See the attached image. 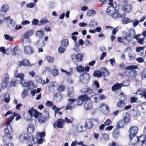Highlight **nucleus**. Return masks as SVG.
Segmentation results:
<instances>
[{
  "instance_id": "1",
  "label": "nucleus",
  "mask_w": 146,
  "mask_h": 146,
  "mask_svg": "<svg viewBox=\"0 0 146 146\" xmlns=\"http://www.w3.org/2000/svg\"><path fill=\"white\" fill-rule=\"evenodd\" d=\"M125 36L122 37H118V41L119 42L125 44L126 43L125 41L128 43H129L132 41L133 39L137 38L135 31V30L133 29L127 30L125 33Z\"/></svg>"
},
{
  "instance_id": "2",
  "label": "nucleus",
  "mask_w": 146,
  "mask_h": 146,
  "mask_svg": "<svg viewBox=\"0 0 146 146\" xmlns=\"http://www.w3.org/2000/svg\"><path fill=\"white\" fill-rule=\"evenodd\" d=\"M10 123L8 124V120H7L6 125V127L4 129V132L6 135L3 137V138H7V139H10L13 138V136L10 135L13 132L12 128L11 126L9 125Z\"/></svg>"
},
{
  "instance_id": "3",
  "label": "nucleus",
  "mask_w": 146,
  "mask_h": 146,
  "mask_svg": "<svg viewBox=\"0 0 146 146\" xmlns=\"http://www.w3.org/2000/svg\"><path fill=\"white\" fill-rule=\"evenodd\" d=\"M26 43H29L27 42L23 45V51L25 54L27 55H31L33 54L34 52V48L32 46L30 45H25Z\"/></svg>"
},
{
  "instance_id": "4",
  "label": "nucleus",
  "mask_w": 146,
  "mask_h": 146,
  "mask_svg": "<svg viewBox=\"0 0 146 146\" xmlns=\"http://www.w3.org/2000/svg\"><path fill=\"white\" fill-rule=\"evenodd\" d=\"M138 130V127L136 126H133L130 127L129 132V137L131 141L133 139V137H135L137 135Z\"/></svg>"
},
{
  "instance_id": "5",
  "label": "nucleus",
  "mask_w": 146,
  "mask_h": 146,
  "mask_svg": "<svg viewBox=\"0 0 146 146\" xmlns=\"http://www.w3.org/2000/svg\"><path fill=\"white\" fill-rule=\"evenodd\" d=\"M34 31L31 30L26 32L23 35L24 38L23 41V44L24 45L26 42L29 43L31 42V40L29 39H27L29 37L31 36L34 33Z\"/></svg>"
},
{
  "instance_id": "6",
  "label": "nucleus",
  "mask_w": 146,
  "mask_h": 146,
  "mask_svg": "<svg viewBox=\"0 0 146 146\" xmlns=\"http://www.w3.org/2000/svg\"><path fill=\"white\" fill-rule=\"evenodd\" d=\"M88 96L86 94L81 95L79 96L78 99L76 100L77 105L81 106L85 101L88 100Z\"/></svg>"
},
{
  "instance_id": "7",
  "label": "nucleus",
  "mask_w": 146,
  "mask_h": 146,
  "mask_svg": "<svg viewBox=\"0 0 146 146\" xmlns=\"http://www.w3.org/2000/svg\"><path fill=\"white\" fill-rule=\"evenodd\" d=\"M68 101L69 103L67 105L66 110H72L76 106V105L74 103L76 101V100L74 98H69L68 100Z\"/></svg>"
},
{
  "instance_id": "8",
  "label": "nucleus",
  "mask_w": 146,
  "mask_h": 146,
  "mask_svg": "<svg viewBox=\"0 0 146 146\" xmlns=\"http://www.w3.org/2000/svg\"><path fill=\"white\" fill-rule=\"evenodd\" d=\"M28 140V136L27 133H23L19 136V142L21 143H27Z\"/></svg>"
},
{
  "instance_id": "9",
  "label": "nucleus",
  "mask_w": 146,
  "mask_h": 146,
  "mask_svg": "<svg viewBox=\"0 0 146 146\" xmlns=\"http://www.w3.org/2000/svg\"><path fill=\"white\" fill-rule=\"evenodd\" d=\"M90 79V75L87 74H82L80 77V81L84 84H87Z\"/></svg>"
},
{
  "instance_id": "10",
  "label": "nucleus",
  "mask_w": 146,
  "mask_h": 146,
  "mask_svg": "<svg viewBox=\"0 0 146 146\" xmlns=\"http://www.w3.org/2000/svg\"><path fill=\"white\" fill-rule=\"evenodd\" d=\"M135 69L129 70V71L125 70L124 73L128 77L134 78L137 76V72Z\"/></svg>"
},
{
  "instance_id": "11",
  "label": "nucleus",
  "mask_w": 146,
  "mask_h": 146,
  "mask_svg": "<svg viewBox=\"0 0 146 146\" xmlns=\"http://www.w3.org/2000/svg\"><path fill=\"white\" fill-rule=\"evenodd\" d=\"M64 124V120L60 119H58L56 120V122H54L53 124V127L55 128L56 126L57 127L62 128L63 127V126Z\"/></svg>"
},
{
  "instance_id": "12",
  "label": "nucleus",
  "mask_w": 146,
  "mask_h": 146,
  "mask_svg": "<svg viewBox=\"0 0 146 146\" xmlns=\"http://www.w3.org/2000/svg\"><path fill=\"white\" fill-rule=\"evenodd\" d=\"M137 141L139 144L141 146L146 145V136L141 135L137 138Z\"/></svg>"
},
{
  "instance_id": "13",
  "label": "nucleus",
  "mask_w": 146,
  "mask_h": 146,
  "mask_svg": "<svg viewBox=\"0 0 146 146\" xmlns=\"http://www.w3.org/2000/svg\"><path fill=\"white\" fill-rule=\"evenodd\" d=\"M132 9V6L128 4L123 5L122 7V10L125 13H128L130 12Z\"/></svg>"
},
{
  "instance_id": "14",
  "label": "nucleus",
  "mask_w": 146,
  "mask_h": 146,
  "mask_svg": "<svg viewBox=\"0 0 146 146\" xmlns=\"http://www.w3.org/2000/svg\"><path fill=\"white\" fill-rule=\"evenodd\" d=\"M119 68L122 69H125L126 70L136 69L138 68L137 66L135 65H130L129 66L125 67V65L123 63L121 64L119 66Z\"/></svg>"
},
{
  "instance_id": "15",
  "label": "nucleus",
  "mask_w": 146,
  "mask_h": 146,
  "mask_svg": "<svg viewBox=\"0 0 146 146\" xmlns=\"http://www.w3.org/2000/svg\"><path fill=\"white\" fill-rule=\"evenodd\" d=\"M15 116H16L15 118L16 121H18L21 118V117L20 115L19 114H18L17 113L13 112L12 113V115L10 116L9 118L8 119V124L10 123H11Z\"/></svg>"
},
{
  "instance_id": "16",
  "label": "nucleus",
  "mask_w": 146,
  "mask_h": 146,
  "mask_svg": "<svg viewBox=\"0 0 146 146\" xmlns=\"http://www.w3.org/2000/svg\"><path fill=\"white\" fill-rule=\"evenodd\" d=\"M125 14L123 13L122 14H119L118 13L115 11V10L114 11L110 16H111L112 18L116 19L119 18H124L125 17Z\"/></svg>"
},
{
  "instance_id": "17",
  "label": "nucleus",
  "mask_w": 146,
  "mask_h": 146,
  "mask_svg": "<svg viewBox=\"0 0 146 146\" xmlns=\"http://www.w3.org/2000/svg\"><path fill=\"white\" fill-rule=\"evenodd\" d=\"M100 108L104 114H106L108 112L109 107L108 106L104 103L102 104L100 107Z\"/></svg>"
},
{
  "instance_id": "18",
  "label": "nucleus",
  "mask_w": 146,
  "mask_h": 146,
  "mask_svg": "<svg viewBox=\"0 0 146 146\" xmlns=\"http://www.w3.org/2000/svg\"><path fill=\"white\" fill-rule=\"evenodd\" d=\"M22 85L24 87H27L30 89H32L34 88L33 82L31 81L27 82L24 81Z\"/></svg>"
},
{
  "instance_id": "19",
  "label": "nucleus",
  "mask_w": 146,
  "mask_h": 146,
  "mask_svg": "<svg viewBox=\"0 0 146 146\" xmlns=\"http://www.w3.org/2000/svg\"><path fill=\"white\" fill-rule=\"evenodd\" d=\"M32 111L33 116L35 117V118H39L40 116H42L41 113H39L36 110L34 109L33 107L31 109Z\"/></svg>"
},
{
  "instance_id": "20",
  "label": "nucleus",
  "mask_w": 146,
  "mask_h": 146,
  "mask_svg": "<svg viewBox=\"0 0 146 146\" xmlns=\"http://www.w3.org/2000/svg\"><path fill=\"white\" fill-rule=\"evenodd\" d=\"M115 10V9L113 7V5H110L108 7L106 10V12L108 15H110Z\"/></svg>"
},
{
  "instance_id": "21",
  "label": "nucleus",
  "mask_w": 146,
  "mask_h": 146,
  "mask_svg": "<svg viewBox=\"0 0 146 146\" xmlns=\"http://www.w3.org/2000/svg\"><path fill=\"white\" fill-rule=\"evenodd\" d=\"M24 77L25 75L23 73H15V78L20 79L21 81V84H23V82L25 81L24 80Z\"/></svg>"
},
{
  "instance_id": "22",
  "label": "nucleus",
  "mask_w": 146,
  "mask_h": 146,
  "mask_svg": "<svg viewBox=\"0 0 146 146\" xmlns=\"http://www.w3.org/2000/svg\"><path fill=\"white\" fill-rule=\"evenodd\" d=\"M85 127L86 128L90 129L93 126L92 120L90 119H87L85 122Z\"/></svg>"
},
{
  "instance_id": "23",
  "label": "nucleus",
  "mask_w": 146,
  "mask_h": 146,
  "mask_svg": "<svg viewBox=\"0 0 146 146\" xmlns=\"http://www.w3.org/2000/svg\"><path fill=\"white\" fill-rule=\"evenodd\" d=\"M38 138V137L36 135L35 136L31 135L29 138L30 141L32 144H35L37 143Z\"/></svg>"
},
{
  "instance_id": "24",
  "label": "nucleus",
  "mask_w": 146,
  "mask_h": 146,
  "mask_svg": "<svg viewBox=\"0 0 146 146\" xmlns=\"http://www.w3.org/2000/svg\"><path fill=\"white\" fill-rule=\"evenodd\" d=\"M54 98L56 101L59 102L62 100L63 98V95L61 94L57 93L54 95Z\"/></svg>"
},
{
  "instance_id": "25",
  "label": "nucleus",
  "mask_w": 146,
  "mask_h": 146,
  "mask_svg": "<svg viewBox=\"0 0 146 146\" xmlns=\"http://www.w3.org/2000/svg\"><path fill=\"white\" fill-rule=\"evenodd\" d=\"M84 107L86 110H89L92 109V102L90 101H87L85 103Z\"/></svg>"
},
{
  "instance_id": "26",
  "label": "nucleus",
  "mask_w": 146,
  "mask_h": 146,
  "mask_svg": "<svg viewBox=\"0 0 146 146\" xmlns=\"http://www.w3.org/2000/svg\"><path fill=\"white\" fill-rule=\"evenodd\" d=\"M9 18V17H6L4 15L0 14V25L3 24L5 22L7 21V19Z\"/></svg>"
},
{
  "instance_id": "27",
  "label": "nucleus",
  "mask_w": 146,
  "mask_h": 146,
  "mask_svg": "<svg viewBox=\"0 0 146 146\" xmlns=\"http://www.w3.org/2000/svg\"><path fill=\"white\" fill-rule=\"evenodd\" d=\"M74 91L72 87H69L67 90V94L69 97H72L74 94Z\"/></svg>"
},
{
  "instance_id": "28",
  "label": "nucleus",
  "mask_w": 146,
  "mask_h": 146,
  "mask_svg": "<svg viewBox=\"0 0 146 146\" xmlns=\"http://www.w3.org/2000/svg\"><path fill=\"white\" fill-rule=\"evenodd\" d=\"M49 21L48 20L47 18L44 17L39 22L38 25L39 26H42L44 24L49 23Z\"/></svg>"
},
{
  "instance_id": "29",
  "label": "nucleus",
  "mask_w": 146,
  "mask_h": 146,
  "mask_svg": "<svg viewBox=\"0 0 146 146\" xmlns=\"http://www.w3.org/2000/svg\"><path fill=\"white\" fill-rule=\"evenodd\" d=\"M33 116L32 111L31 110H29L28 111V115L27 116H25V118L26 120L27 121H31L32 119V117Z\"/></svg>"
},
{
  "instance_id": "30",
  "label": "nucleus",
  "mask_w": 146,
  "mask_h": 146,
  "mask_svg": "<svg viewBox=\"0 0 146 146\" xmlns=\"http://www.w3.org/2000/svg\"><path fill=\"white\" fill-rule=\"evenodd\" d=\"M34 129L35 127L33 125L30 124L27 126V131L29 133L31 134L33 132Z\"/></svg>"
},
{
  "instance_id": "31",
  "label": "nucleus",
  "mask_w": 146,
  "mask_h": 146,
  "mask_svg": "<svg viewBox=\"0 0 146 146\" xmlns=\"http://www.w3.org/2000/svg\"><path fill=\"white\" fill-rule=\"evenodd\" d=\"M1 11L2 12L6 13L7 12L9 9V5L6 4H3L1 7Z\"/></svg>"
},
{
  "instance_id": "32",
  "label": "nucleus",
  "mask_w": 146,
  "mask_h": 146,
  "mask_svg": "<svg viewBox=\"0 0 146 146\" xmlns=\"http://www.w3.org/2000/svg\"><path fill=\"white\" fill-rule=\"evenodd\" d=\"M141 36V34H137L136 35V36H137V38H135V39L137 40V41L139 44H144L145 38H139Z\"/></svg>"
},
{
  "instance_id": "33",
  "label": "nucleus",
  "mask_w": 146,
  "mask_h": 146,
  "mask_svg": "<svg viewBox=\"0 0 146 146\" xmlns=\"http://www.w3.org/2000/svg\"><path fill=\"white\" fill-rule=\"evenodd\" d=\"M55 82H51L49 84L48 86V90L50 91H53L55 87Z\"/></svg>"
},
{
  "instance_id": "34",
  "label": "nucleus",
  "mask_w": 146,
  "mask_h": 146,
  "mask_svg": "<svg viewBox=\"0 0 146 146\" xmlns=\"http://www.w3.org/2000/svg\"><path fill=\"white\" fill-rule=\"evenodd\" d=\"M69 45L68 40L67 39L62 40L61 42V46L67 48Z\"/></svg>"
},
{
  "instance_id": "35",
  "label": "nucleus",
  "mask_w": 146,
  "mask_h": 146,
  "mask_svg": "<svg viewBox=\"0 0 146 146\" xmlns=\"http://www.w3.org/2000/svg\"><path fill=\"white\" fill-rule=\"evenodd\" d=\"M135 94H139L141 95L143 97L146 99V91L144 90L139 89L138 90V91L136 92Z\"/></svg>"
},
{
  "instance_id": "36",
  "label": "nucleus",
  "mask_w": 146,
  "mask_h": 146,
  "mask_svg": "<svg viewBox=\"0 0 146 146\" xmlns=\"http://www.w3.org/2000/svg\"><path fill=\"white\" fill-rule=\"evenodd\" d=\"M44 45V41L42 40H41L40 39L37 41L35 43L36 46L37 48L43 47Z\"/></svg>"
},
{
  "instance_id": "37",
  "label": "nucleus",
  "mask_w": 146,
  "mask_h": 146,
  "mask_svg": "<svg viewBox=\"0 0 146 146\" xmlns=\"http://www.w3.org/2000/svg\"><path fill=\"white\" fill-rule=\"evenodd\" d=\"M121 87L120 84H116L114 85L112 87V90L115 91L117 90L120 89Z\"/></svg>"
},
{
  "instance_id": "38",
  "label": "nucleus",
  "mask_w": 146,
  "mask_h": 146,
  "mask_svg": "<svg viewBox=\"0 0 146 146\" xmlns=\"http://www.w3.org/2000/svg\"><path fill=\"white\" fill-rule=\"evenodd\" d=\"M7 23L9 27L11 28L15 26V23L10 18L7 19Z\"/></svg>"
},
{
  "instance_id": "39",
  "label": "nucleus",
  "mask_w": 146,
  "mask_h": 146,
  "mask_svg": "<svg viewBox=\"0 0 146 146\" xmlns=\"http://www.w3.org/2000/svg\"><path fill=\"white\" fill-rule=\"evenodd\" d=\"M125 123L122 120H120L116 123L117 128H121L123 127L125 124Z\"/></svg>"
},
{
  "instance_id": "40",
  "label": "nucleus",
  "mask_w": 146,
  "mask_h": 146,
  "mask_svg": "<svg viewBox=\"0 0 146 146\" xmlns=\"http://www.w3.org/2000/svg\"><path fill=\"white\" fill-rule=\"evenodd\" d=\"M18 82V81L17 80H13L9 82V85L11 87H15L16 86Z\"/></svg>"
},
{
  "instance_id": "41",
  "label": "nucleus",
  "mask_w": 146,
  "mask_h": 146,
  "mask_svg": "<svg viewBox=\"0 0 146 146\" xmlns=\"http://www.w3.org/2000/svg\"><path fill=\"white\" fill-rule=\"evenodd\" d=\"M125 106V102L123 100H120L117 103V107L119 108H122Z\"/></svg>"
},
{
  "instance_id": "42",
  "label": "nucleus",
  "mask_w": 146,
  "mask_h": 146,
  "mask_svg": "<svg viewBox=\"0 0 146 146\" xmlns=\"http://www.w3.org/2000/svg\"><path fill=\"white\" fill-rule=\"evenodd\" d=\"M76 68L77 71L80 73L83 72L85 70L84 67L81 65H78Z\"/></svg>"
},
{
  "instance_id": "43",
  "label": "nucleus",
  "mask_w": 146,
  "mask_h": 146,
  "mask_svg": "<svg viewBox=\"0 0 146 146\" xmlns=\"http://www.w3.org/2000/svg\"><path fill=\"white\" fill-rule=\"evenodd\" d=\"M85 127L83 125H77V130L79 132H82L85 131H86L85 129Z\"/></svg>"
},
{
  "instance_id": "44",
  "label": "nucleus",
  "mask_w": 146,
  "mask_h": 146,
  "mask_svg": "<svg viewBox=\"0 0 146 146\" xmlns=\"http://www.w3.org/2000/svg\"><path fill=\"white\" fill-rule=\"evenodd\" d=\"M102 74L104 77L108 76L110 74L109 71L106 68L102 69Z\"/></svg>"
},
{
  "instance_id": "45",
  "label": "nucleus",
  "mask_w": 146,
  "mask_h": 146,
  "mask_svg": "<svg viewBox=\"0 0 146 146\" xmlns=\"http://www.w3.org/2000/svg\"><path fill=\"white\" fill-rule=\"evenodd\" d=\"M133 21H131L130 19L128 18H125L124 19H122L121 20V22L122 23L124 24H126L127 23H129L130 22H132Z\"/></svg>"
},
{
  "instance_id": "46",
  "label": "nucleus",
  "mask_w": 146,
  "mask_h": 146,
  "mask_svg": "<svg viewBox=\"0 0 146 146\" xmlns=\"http://www.w3.org/2000/svg\"><path fill=\"white\" fill-rule=\"evenodd\" d=\"M23 66H29L33 65V64L31 65L29 61L26 59H24L23 61Z\"/></svg>"
},
{
  "instance_id": "47",
  "label": "nucleus",
  "mask_w": 146,
  "mask_h": 146,
  "mask_svg": "<svg viewBox=\"0 0 146 146\" xmlns=\"http://www.w3.org/2000/svg\"><path fill=\"white\" fill-rule=\"evenodd\" d=\"M4 101L6 103H8L10 101V95L9 94L7 93L4 96Z\"/></svg>"
},
{
  "instance_id": "48",
  "label": "nucleus",
  "mask_w": 146,
  "mask_h": 146,
  "mask_svg": "<svg viewBox=\"0 0 146 146\" xmlns=\"http://www.w3.org/2000/svg\"><path fill=\"white\" fill-rule=\"evenodd\" d=\"M102 72L99 70L95 71L93 74L94 76L98 77H101L102 76Z\"/></svg>"
},
{
  "instance_id": "49",
  "label": "nucleus",
  "mask_w": 146,
  "mask_h": 146,
  "mask_svg": "<svg viewBox=\"0 0 146 146\" xmlns=\"http://www.w3.org/2000/svg\"><path fill=\"white\" fill-rule=\"evenodd\" d=\"M129 57L131 60H132L135 59L136 57V54L134 53H130L128 54Z\"/></svg>"
},
{
  "instance_id": "50",
  "label": "nucleus",
  "mask_w": 146,
  "mask_h": 146,
  "mask_svg": "<svg viewBox=\"0 0 146 146\" xmlns=\"http://www.w3.org/2000/svg\"><path fill=\"white\" fill-rule=\"evenodd\" d=\"M96 14V12L93 10H88L87 11V15L88 16H90L94 15Z\"/></svg>"
},
{
  "instance_id": "51",
  "label": "nucleus",
  "mask_w": 146,
  "mask_h": 146,
  "mask_svg": "<svg viewBox=\"0 0 146 146\" xmlns=\"http://www.w3.org/2000/svg\"><path fill=\"white\" fill-rule=\"evenodd\" d=\"M36 34L37 36L39 37L43 36H44V32L41 30L37 31L36 32Z\"/></svg>"
},
{
  "instance_id": "52",
  "label": "nucleus",
  "mask_w": 146,
  "mask_h": 146,
  "mask_svg": "<svg viewBox=\"0 0 146 146\" xmlns=\"http://www.w3.org/2000/svg\"><path fill=\"white\" fill-rule=\"evenodd\" d=\"M124 121L126 123H128L130 121V117L128 114L126 113L123 119Z\"/></svg>"
},
{
  "instance_id": "53",
  "label": "nucleus",
  "mask_w": 146,
  "mask_h": 146,
  "mask_svg": "<svg viewBox=\"0 0 146 146\" xmlns=\"http://www.w3.org/2000/svg\"><path fill=\"white\" fill-rule=\"evenodd\" d=\"M66 48L62 47V46H61L59 47L58 49V52L61 54L63 53L65 51Z\"/></svg>"
},
{
  "instance_id": "54",
  "label": "nucleus",
  "mask_w": 146,
  "mask_h": 146,
  "mask_svg": "<svg viewBox=\"0 0 146 146\" xmlns=\"http://www.w3.org/2000/svg\"><path fill=\"white\" fill-rule=\"evenodd\" d=\"M121 87L123 86H128L130 84V82L128 80H124L122 83H120Z\"/></svg>"
},
{
  "instance_id": "55",
  "label": "nucleus",
  "mask_w": 146,
  "mask_h": 146,
  "mask_svg": "<svg viewBox=\"0 0 146 146\" xmlns=\"http://www.w3.org/2000/svg\"><path fill=\"white\" fill-rule=\"evenodd\" d=\"M113 136L115 138L118 137L119 134L117 129L114 130L113 132Z\"/></svg>"
},
{
  "instance_id": "56",
  "label": "nucleus",
  "mask_w": 146,
  "mask_h": 146,
  "mask_svg": "<svg viewBox=\"0 0 146 146\" xmlns=\"http://www.w3.org/2000/svg\"><path fill=\"white\" fill-rule=\"evenodd\" d=\"M89 25L90 27H96L97 25V22L95 20H91L89 23Z\"/></svg>"
},
{
  "instance_id": "57",
  "label": "nucleus",
  "mask_w": 146,
  "mask_h": 146,
  "mask_svg": "<svg viewBox=\"0 0 146 146\" xmlns=\"http://www.w3.org/2000/svg\"><path fill=\"white\" fill-rule=\"evenodd\" d=\"M75 47L74 48V50L76 52H78L80 50L79 48V47L80 46V44H79L78 42H76L75 43Z\"/></svg>"
},
{
  "instance_id": "58",
  "label": "nucleus",
  "mask_w": 146,
  "mask_h": 146,
  "mask_svg": "<svg viewBox=\"0 0 146 146\" xmlns=\"http://www.w3.org/2000/svg\"><path fill=\"white\" fill-rule=\"evenodd\" d=\"M47 120L44 117L40 116L38 119V121L40 123H44Z\"/></svg>"
},
{
  "instance_id": "59",
  "label": "nucleus",
  "mask_w": 146,
  "mask_h": 146,
  "mask_svg": "<svg viewBox=\"0 0 146 146\" xmlns=\"http://www.w3.org/2000/svg\"><path fill=\"white\" fill-rule=\"evenodd\" d=\"M28 95V91L27 90L24 89L22 91L21 94V96L22 98H24Z\"/></svg>"
},
{
  "instance_id": "60",
  "label": "nucleus",
  "mask_w": 146,
  "mask_h": 146,
  "mask_svg": "<svg viewBox=\"0 0 146 146\" xmlns=\"http://www.w3.org/2000/svg\"><path fill=\"white\" fill-rule=\"evenodd\" d=\"M81 91L83 93H86L87 92H92V90L90 88L87 87H85L84 88H83L81 90Z\"/></svg>"
},
{
  "instance_id": "61",
  "label": "nucleus",
  "mask_w": 146,
  "mask_h": 146,
  "mask_svg": "<svg viewBox=\"0 0 146 146\" xmlns=\"http://www.w3.org/2000/svg\"><path fill=\"white\" fill-rule=\"evenodd\" d=\"M36 135L38 137L42 138L45 135V133L44 132H38L36 134Z\"/></svg>"
},
{
  "instance_id": "62",
  "label": "nucleus",
  "mask_w": 146,
  "mask_h": 146,
  "mask_svg": "<svg viewBox=\"0 0 146 146\" xmlns=\"http://www.w3.org/2000/svg\"><path fill=\"white\" fill-rule=\"evenodd\" d=\"M43 116L44 117L46 120L50 118L49 112L46 111H44Z\"/></svg>"
},
{
  "instance_id": "63",
  "label": "nucleus",
  "mask_w": 146,
  "mask_h": 146,
  "mask_svg": "<svg viewBox=\"0 0 146 146\" xmlns=\"http://www.w3.org/2000/svg\"><path fill=\"white\" fill-rule=\"evenodd\" d=\"M9 79V77L7 74L5 73L3 76V79L2 81L8 82Z\"/></svg>"
},
{
  "instance_id": "64",
  "label": "nucleus",
  "mask_w": 146,
  "mask_h": 146,
  "mask_svg": "<svg viewBox=\"0 0 146 146\" xmlns=\"http://www.w3.org/2000/svg\"><path fill=\"white\" fill-rule=\"evenodd\" d=\"M76 59L78 61H80L83 59V57L82 54L78 53L76 55Z\"/></svg>"
}]
</instances>
